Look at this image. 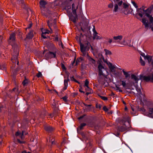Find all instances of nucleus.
I'll return each mask as SVG.
<instances>
[{
  "instance_id": "f257e3e1",
  "label": "nucleus",
  "mask_w": 153,
  "mask_h": 153,
  "mask_svg": "<svg viewBox=\"0 0 153 153\" xmlns=\"http://www.w3.org/2000/svg\"><path fill=\"white\" fill-rule=\"evenodd\" d=\"M15 34L13 33L10 34L8 40L9 43L11 45L12 49L13 50L12 53L13 56H18L19 55V47L15 42Z\"/></svg>"
},
{
  "instance_id": "f03ea898",
  "label": "nucleus",
  "mask_w": 153,
  "mask_h": 153,
  "mask_svg": "<svg viewBox=\"0 0 153 153\" xmlns=\"http://www.w3.org/2000/svg\"><path fill=\"white\" fill-rule=\"evenodd\" d=\"M99 70L98 76L97 77L98 82L102 85L105 84V78H106V76L103 73V71H105L104 67L101 63H100L98 66Z\"/></svg>"
},
{
  "instance_id": "7ed1b4c3",
  "label": "nucleus",
  "mask_w": 153,
  "mask_h": 153,
  "mask_svg": "<svg viewBox=\"0 0 153 153\" xmlns=\"http://www.w3.org/2000/svg\"><path fill=\"white\" fill-rule=\"evenodd\" d=\"M139 79L146 82L153 83V71H151L147 76L140 75Z\"/></svg>"
},
{
  "instance_id": "20e7f679",
  "label": "nucleus",
  "mask_w": 153,
  "mask_h": 153,
  "mask_svg": "<svg viewBox=\"0 0 153 153\" xmlns=\"http://www.w3.org/2000/svg\"><path fill=\"white\" fill-rule=\"evenodd\" d=\"M79 44L81 51L83 55L85 56L86 54V51L89 50L90 46H91V45L88 42H87L86 43L84 44H82L81 42V40L79 41Z\"/></svg>"
},
{
  "instance_id": "39448f33",
  "label": "nucleus",
  "mask_w": 153,
  "mask_h": 153,
  "mask_svg": "<svg viewBox=\"0 0 153 153\" xmlns=\"http://www.w3.org/2000/svg\"><path fill=\"white\" fill-rule=\"evenodd\" d=\"M149 19L150 22H148V21L145 18H143L142 19V22L143 23V25H145V27L147 28V29L149 26H150L151 23L153 22V17L151 15L149 18Z\"/></svg>"
},
{
  "instance_id": "423d86ee",
  "label": "nucleus",
  "mask_w": 153,
  "mask_h": 153,
  "mask_svg": "<svg viewBox=\"0 0 153 153\" xmlns=\"http://www.w3.org/2000/svg\"><path fill=\"white\" fill-rule=\"evenodd\" d=\"M114 2H117V3H115L114 5V8L113 12H116L118 11L119 9L118 6H120L123 3L122 0H113Z\"/></svg>"
},
{
  "instance_id": "0eeeda50",
  "label": "nucleus",
  "mask_w": 153,
  "mask_h": 153,
  "mask_svg": "<svg viewBox=\"0 0 153 153\" xmlns=\"http://www.w3.org/2000/svg\"><path fill=\"white\" fill-rule=\"evenodd\" d=\"M131 81L130 82V84L131 85H134L135 84L137 83L139 80L137 76L134 74H132L131 75Z\"/></svg>"
},
{
  "instance_id": "6e6552de",
  "label": "nucleus",
  "mask_w": 153,
  "mask_h": 153,
  "mask_svg": "<svg viewBox=\"0 0 153 153\" xmlns=\"http://www.w3.org/2000/svg\"><path fill=\"white\" fill-rule=\"evenodd\" d=\"M39 4H40V7L42 13L43 14L45 15V13L44 12V10H42V9H44L45 8V5L47 4V2L44 0H41L39 2Z\"/></svg>"
},
{
  "instance_id": "1a4fd4ad",
  "label": "nucleus",
  "mask_w": 153,
  "mask_h": 153,
  "mask_svg": "<svg viewBox=\"0 0 153 153\" xmlns=\"http://www.w3.org/2000/svg\"><path fill=\"white\" fill-rule=\"evenodd\" d=\"M130 127V124L128 122H125L123 125L119 127V129L120 131H124L128 129Z\"/></svg>"
},
{
  "instance_id": "9d476101",
  "label": "nucleus",
  "mask_w": 153,
  "mask_h": 153,
  "mask_svg": "<svg viewBox=\"0 0 153 153\" xmlns=\"http://www.w3.org/2000/svg\"><path fill=\"white\" fill-rule=\"evenodd\" d=\"M56 53V52L49 51L45 55V57L47 59L55 58Z\"/></svg>"
},
{
  "instance_id": "9b49d317",
  "label": "nucleus",
  "mask_w": 153,
  "mask_h": 153,
  "mask_svg": "<svg viewBox=\"0 0 153 153\" xmlns=\"http://www.w3.org/2000/svg\"><path fill=\"white\" fill-rule=\"evenodd\" d=\"M13 57L12 59V61L13 62L12 65L11 67V68L12 69V68H15L16 67V62H17V65L18 66V65L19 62L18 61V60L17 59V56H13Z\"/></svg>"
},
{
  "instance_id": "f8f14e48",
  "label": "nucleus",
  "mask_w": 153,
  "mask_h": 153,
  "mask_svg": "<svg viewBox=\"0 0 153 153\" xmlns=\"http://www.w3.org/2000/svg\"><path fill=\"white\" fill-rule=\"evenodd\" d=\"M11 70L12 71V76L14 78H15L17 72L20 70V68L17 66V68H12V69H11Z\"/></svg>"
},
{
  "instance_id": "ddd939ff",
  "label": "nucleus",
  "mask_w": 153,
  "mask_h": 153,
  "mask_svg": "<svg viewBox=\"0 0 153 153\" xmlns=\"http://www.w3.org/2000/svg\"><path fill=\"white\" fill-rule=\"evenodd\" d=\"M74 16L71 15L69 17V19L72 21L74 23H75L76 19H77V16L76 13V14H74Z\"/></svg>"
},
{
  "instance_id": "4468645a",
  "label": "nucleus",
  "mask_w": 153,
  "mask_h": 153,
  "mask_svg": "<svg viewBox=\"0 0 153 153\" xmlns=\"http://www.w3.org/2000/svg\"><path fill=\"white\" fill-rule=\"evenodd\" d=\"M52 19H50L48 22V26L50 28L51 30V26L53 24V25H55L56 23V20L55 19H54L53 20V22H52Z\"/></svg>"
},
{
  "instance_id": "2eb2a0df",
  "label": "nucleus",
  "mask_w": 153,
  "mask_h": 153,
  "mask_svg": "<svg viewBox=\"0 0 153 153\" xmlns=\"http://www.w3.org/2000/svg\"><path fill=\"white\" fill-rule=\"evenodd\" d=\"M136 91H137V93L136 94L137 96H141V95H143V94H142L141 91V90L140 88L138 87H136ZM144 95L143 94V96H144Z\"/></svg>"
},
{
  "instance_id": "dca6fc26",
  "label": "nucleus",
  "mask_w": 153,
  "mask_h": 153,
  "mask_svg": "<svg viewBox=\"0 0 153 153\" xmlns=\"http://www.w3.org/2000/svg\"><path fill=\"white\" fill-rule=\"evenodd\" d=\"M44 128L46 131L48 132H51L54 130V128L50 126H46Z\"/></svg>"
},
{
  "instance_id": "f3484780",
  "label": "nucleus",
  "mask_w": 153,
  "mask_h": 153,
  "mask_svg": "<svg viewBox=\"0 0 153 153\" xmlns=\"http://www.w3.org/2000/svg\"><path fill=\"white\" fill-rule=\"evenodd\" d=\"M146 59L147 60L149 63H151L152 64V59H153V56L150 55H147L145 57Z\"/></svg>"
},
{
  "instance_id": "a211bd4d",
  "label": "nucleus",
  "mask_w": 153,
  "mask_h": 153,
  "mask_svg": "<svg viewBox=\"0 0 153 153\" xmlns=\"http://www.w3.org/2000/svg\"><path fill=\"white\" fill-rule=\"evenodd\" d=\"M78 8V7L77 6L76 7L75 5V4L73 3L72 4V13L73 14H76V10Z\"/></svg>"
},
{
  "instance_id": "6ab92c4d",
  "label": "nucleus",
  "mask_w": 153,
  "mask_h": 153,
  "mask_svg": "<svg viewBox=\"0 0 153 153\" xmlns=\"http://www.w3.org/2000/svg\"><path fill=\"white\" fill-rule=\"evenodd\" d=\"M123 38V36L122 35H119L117 36H114L113 37V39L114 40L119 41L121 40Z\"/></svg>"
},
{
  "instance_id": "aec40b11",
  "label": "nucleus",
  "mask_w": 153,
  "mask_h": 153,
  "mask_svg": "<svg viewBox=\"0 0 153 153\" xmlns=\"http://www.w3.org/2000/svg\"><path fill=\"white\" fill-rule=\"evenodd\" d=\"M33 37V31H30L27 36V38L30 39H31Z\"/></svg>"
},
{
  "instance_id": "412c9836",
  "label": "nucleus",
  "mask_w": 153,
  "mask_h": 153,
  "mask_svg": "<svg viewBox=\"0 0 153 153\" xmlns=\"http://www.w3.org/2000/svg\"><path fill=\"white\" fill-rule=\"evenodd\" d=\"M97 34H93V39H96L97 40L98 39H102V37L100 35L98 36L97 35Z\"/></svg>"
},
{
  "instance_id": "4be33fe9",
  "label": "nucleus",
  "mask_w": 153,
  "mask_h": 153,
  "mask_svg": "<svg viewBox=\"0 0 153 153\" xmlns=\"http://www.w3.org/2000/svg\"><path fill=\"white\" fill-rule=\"evenodd\" d=\"M153 8V5H152L150 7L148 8L146 10H145L144 13H151V12Z\"/></svg>"
},
{
  "instance_id": "5701e85b",
  "label": "nucleus",
  "mask_w": 153,
  "mask_h": 153,
  "mask_svg": "<svg viewBox=\"0 0 153 153\" xmlns=\"http://www.w3.org/2000/svg\"><path fill=\"white\" fill-rule=\"evenodd\" d=\"M53 109V115H56L58 113V111L59 110V107L54 108Z\"/></svg>"
},
{
  "instance_id": "b1692460",
  "label": "nucleus",
  "mask_w": 153,
  "mask_h": 153,
  "mask_svg": "<svg viewBox=\"0 0 153 153\" xmlns=\"http://www.w3.org/2000/svg\"><path fill=\"white\" fill-rule=\"evenodd\" d=\"M53 102L52 104V108H56L58 107L59 106L58 104L54 101V100H53Z\"/></svg>"
},
{
  "instance_id": "393cba45",
  "label": "nucleus",
  "mask_w": 153,
  "mask_h": 153,
  "mask_svg": "<svg viewBox=\"0 0 153 153\" xmlns=\"http://www.w3.org/2000/svg\"><path fill=\"white\" fill-rule=\"evenodd\" d=\"M110 65L109 66L110 69L111 71H114V69L115 68V66L112 65V64L111 63L109 62Z\"/></svg>"
},
{
  "instance_id": "a878e982",
  "label": "nucleus",
  "mask_w": 153,
  "mask_h": 153,
  "mask_svg": "<svg viewBox=\"0 0 153 153\" xmlns=\"http://www.w3.org/2000/svg\"><path fill=\"white\" fill-rule=\"evenodd\" d=\"M98 57L101 61H102V60L104 62H105L104 57L102 54L99 53L98 54Z\"/></svg>"
},
{
  "instance_id": "bb28decb",
  "label": "nucleus",
  "mask_w": 153,
  "mask_h": 153,
  "mask_svg": "<svg viewBox=\"0 0 153 153\" xmlns=\"http://www.w3.org/2000/svg\"><path fill=\"white\" fill-rule=\"evenodd\" d=\"M123 72L126 78H127L128 77H130V74H129L128 72H126L124 71V70H123Z\"/></svg>"
},
{
  "instance_id": "cd10ccee",
  "label": "nucleus",
  "mask_w": 153,
  "mask_h": 153,
  "mask_svg": "<svg viewBox=\"0 0 153 153\" xmlns=\"http://www.w3.org/2000/svg\"><path fill=\"white\" fill-rule=\"evenodd\" d=\"M137 11L138 13H143V12L144 13L145 10L144 8H137Z\"/></svg>"
},
{
  "instance_id": "c85d7f7f",
  "label": "nucleus",
  "mask_w": 153,
  "mask_h": 153,
  "mask_svg": "<svg viewBox=\"0 0 153 153\" xmlns=\"http://www.w3.org/2000/svg\"><path fill=\"white\" fill-rule=\"evenodd\" d=\"M83 104L86 107H87V108H86V109L87 110H90L91 109V107L92 106V105L90 104V105H87L85 104V103L83 102Z\"/></svg>"
},
{
  "instance_id": "c756f323",
  "label": "nucleus",
  "mask_w": 153,
  "mask_h": 153,
  "mask_svg": "<svg viewBox=\"0 0 153 153\" xmlns=\"http://www.w3.org/2000/svg\"><path fill=\"white\" fill-rule=\"evenodd\" d=\"M104 51H105V54L106 55H111L112 54V53H111V52L109 50H107L106 49H105L104 50Z\"/></svg>"
},
{
  "instance_id": "7c9ffc66",
  "label": "nucleus",
  "mask_w": 153,
  "mask_h": 153,
  "mask_svg": "<svg viewBox=\"0 0 153 153\" xmlns=\"http://www.w3.org/2000/svg\"><path fill=\"white\" fill-rule=\"evenodd\" d=\"M89 82L88 80L87 79H86L85 80V86H86L87 88H88V89H89L90 90V88L88 87V84H89Z\"/></svg>"
},
{
  "instance_id": "2f4dec72",
  "label": "nucleus",
  "mask_w": 153,
  "mask_h": 153,
  "mask_svg": "<svg viewBox=\"0 0 153 153\" xmlns=\"http://www.w3.org/2000/svg\"><path fill=\"white\" fill-rule=\"evenodd\" d=\"M82 60V57L77 58L76 61L75 65H77L78 63L80 62Z\"/></svg>"
},
{
  "instance_id": "473e14b6",
  "label": "nucleus",
  "mask_w": 153,
  "mask_h": 153,
  "mask_svg": "<svg viewBox=\"0 0 153 153\" xmlns=\"http://www.w3.org/2000/svg\"><path fill=\"white\" fill-rule=\"evenodd\" d=\"M28 83L27 79L25 78V79L22 82V84L24 86H25Z\"/></svg>"
},
{
  "instance_id": "72a5a7b5",
  "label": "nucleus",
  "mask_w": 153,
  "mask_h": 153,
  "mask_svg": "<svg viewBox=\"0 0 153 153\" xmlns=\"http://www.w3.org/2000/svg\"><path fill=\"white\" fill-rule=\"evenodd\" d=\"M89 61L90 62L94 64H95L96 62L95 60L91 57L89 58Z\"/></svg>"
},
{
  "instance_id": "f704fd0d",
  "label": "nucleus",
  "mask_w": 153,
  "mask_h": 153,
  "mask_svg": "<svg viewBox=\"0 0 153 153\" xmlns=\"http://www.w3.org/2000/svg\"><path fill=\"white\" fill-rule=\"evenodd\" d=\"M98 96L99 97H100L102 99V100H108V98L107 97H104V96H101L99 95H98Z\"/></svg>"
},
{
  "instance_id": "c9c22d12",
  "label": "nucleus",
  "mask_w": 153,
  "mask_h": 153,
  "mask_svg": "<svg viewBox=\"0 0 153 153\" xmlns=\"http://www.w3.org/2000/svg\"><path fill=\"white\" fill-rule=\"evenodd\" d=\"M149 114L150 115H153V108H149Z\"/></svg>"
},
{
  "instance_id": "e433bc0d",
  "label": "nucleus",
  "mask_w": 153,
  "mask_h": 153,
  "mask_svg": "<svg viewBox=\"0 0 153 153\" xmlns=\"http://www.w3.org/2000/svg\"><path fill=\"white\" fill-rule=\"evenodd\" d=\"M86 125V124L85 123H81L79 127L80 129L81 130L82 129L83 127L85 126Z\"/></svg>"
},
{
  "instance_id": "4c0bfd02",
  "label": "nucleus",
  "mask_w": 153,
  "mask_h": 153,
  "mask_svg": "<svg viewBox=\"0 0 153 153\" xmlns=\"http://www.w3.org/2000/svg\"><path fill=\"white\" fill-rule=\"evenodd\" d=\"M123 7L124 9H126L129 6L128 5L125 3H123Z\"/></svg>"
},
{
  "instance_id": "58836bf2",
  "label": "nucleus",
  "mask_w": 153,
  "mask_h": 153,
  "mask_svg": "<svg viewBox=\"0 0 153 153\" xmlns=\"http://www.w3.org/2000/svg\"><path fill=\"white\" fill-rule=\"evenodd\" d=\"M121 82H122L121 85H123V87L126 88V81H121Z\"/></svg>"
},
{
  "instance_id": "ea45409f",
  "label": "nucleus",
  "mask_w": 153,
  "mask_h": 153,
  "mask_svg": "<svg viewBox=\"0 0 153 153\" xmlns=\"http://www.w3.org/2000/svg\"><path fill=\"white\" fill-rule=\"evenodd\" d=\"M50 31L48 30H44L42 31V33L43 34H49Z\"/></svg>"
},
{
  "instance_id": "a19ab883",
  "label": "nucleus",
  "mask_w": 153,
  "mask_h": 153,
  "mask_svg": "<svg viewBox=\"0 0 153 153\" xmlns=\"http://www.w3.org/2000/svg\"><path fill=\"white\" fill-rule=\"evenodd\" d=\"M46 12L52 15V11L51 10H50L49 9H46Z\"/></svg>"
},
{
  "instance_id": "79ce46f5",
  "label": "nucleus",
  "mask_w": 153,
  "mask_h": 153,
  "mask_svg": "<svg viewBox=\"0 0 153 153\" xmlns=\"http://www.w3.org/2000/svg\"><path fill=\"white\" fill-rule=\"evenodd\" d=\"M114 6L113 3H111L108 5V7L110 8H112Z\"/></svg>"
},
{
  "instance_id": "37998d69",
  "label": "nucleus",
  "mask_w": 153,
  "mask_h": 153,
  "mask_svg": "<svg viewBox=\"0 0 153 153\" xmlns=\"http://www.w3.org/2000/svg\"><path fill=\"white\" fill-rule=\"evenodd\" d=\"M69 80H68V79H65L64 80V85L67 86L68 85V82Z\"/></svg>"
},
{
  "instance_id": "c03bdc74",
  "label": "nucleus",
  "mask_w": 153,
  "mask_h": 153,
  "mask_svg": "<svg viewBox=\"0 0 153 153\" xmlns=\"http://www.w3.org/2000/svg\"><path fill=\"white\" fill-rule=\"evenodd\" d=\"M42 76V73L40 72H39L38 73L36 74V76L39 78L41 77Z\"/></svg>"
},
{
  "instance_id": "a18cd8bd",
  "label": "nucleus",
  "mask_w": 153,
  "mask_h": 153,
  "mask_svg": "<svg viewBox=\"0 0 153 153\" xmlns=\"http://www.w3.org/2000/svg\"><path fill=\"white\" fill-rule=\"evenodd\" d=\"M131 3L136 8H138V6L137 5V4L134 1H132Z\"/></svg>"
},
{
  "instance_id": "49530a36",
  "label": "nucleus",
  "mask_w": 153,
  "mask_h": 153,
  "mask_svg": "<svg viewBox=\"0 0 153 153\" xmlns=\"http://www.w3.org/2000/svg\"><path fill=\"white\" fill-rule=\"evenodd\" d=\"M75 60H76V57L75 58L74 61L72 62V63L70 65V67H72L73 66L74 64L75 63Z\"/></svg>"
},
{
  "instance_id": "de8ad7c7",
  "label": "nucleus",
  "mask_w": 153,
  "mask_h": 153,
  "mask_svg": "<svg viewBox=\"0 0 153 153\" xmlns=\"http://www.w3.org/2000/svg\"><path fill=\"white\" fill-rule=\"evenodd\" d=\"M93 27H94V28L93 29V31L94 32L93 34H98V33L96 31V30H95L94 26Z\"/></svg>"
},
{
  "instance_id": "09e8293b",
  "label": "nucleus",
  "mask_w": 153,
  "mask_h": 153,
  "mask_svg": "<svg viewBox=\"0 0 153 153\" xmlns=\"http://www.w3.org/2000/svg\"><path fill=\"white\" fill-rule=\"evenodd\" d=\"M103 109L104 111L105 112L107 111L108 110V109L105 106H104L103 107Z\"/></svg>"
},
{
  "instance_id": "8fccbe9b",
  "label": "nucleus",
  "mask_w": 153,
  "mask_h": 153,
  "mask_svg": "<svg viewBox=\"0 0 153 153\" xmlns=\"http://www.w3.org/2000/svg\"><path fill=\"white\" fill-rule=\"evenodd\" d=\"M66 75L67 76V79H68V80H69V76L70 73L68 72H66Z\"/></svg>"
},
{
  "instance_id": "3c124183",
  "label": "nucleus",
  "mask_w": 153,
  "mask_h": 153,
  "mask_svg": "<svg viewBox=\"0 0 153 153\" xmlns=\"http://www.w3.org/2000/svg\"><path fill=\"white\" fill-rule=\"evenodd\" d=\"M140 62L141 65L142 66H144L145 65V62L143 60H141V61H140Z\"/></svg>"
},
{
  "instance_id": "603ef678",
  "label": "nucleus",
  "mask_w": 153,
  "mask_h": 153,
  "mask_svg": "<svg viewBox=\"0 0 153 153\" xmlns=\"http://www.w3.org/2000/svg\"><path fill=\"white\" fill-rule=\"evenodd\" d=\"M68 97L66 96H65L62 98V99H63V100L65 102H66L67 101V99Z\"/></svg>"
},
{
  "instance_id": "864d4df0",
  "label": "nucleus",
  "mask_w": 153,
  "mask_h": 153,
  "mask_svg": "<svg viewBox=\"0 0 153 153\" xmlns=\"http://www.w3.org/2000/svg\"><path fill=\"white\" fill-rule=\"evenodd\" d=\"M61 67L63 70H66V68L65 67L64 65L62 63H61Z\"/></svg>"
},
{
  "instance_id": "5fc2aeb1",
  "label": "nucleus",
  "mask_w": 153,
  "mask_h": 153,
  "mask_svg": "<svg viewBox=\"0 0 153 153\" xmlns=\"http://www.w3.org/2000/svg\"><path fill=\"white\" fill-rule=\"evenodd\" d=\"M5 67L4 65H1L0 64V69H5Z\"/></svg>"
},
{
  "instance_id": "6e6d98bb",
  "label": "nucleus",
  "mask_w": 153,
  "mask_h": 153,
  "mask_svg": "<svg viewBox=\"0 0 153 153\" xmlns=\"http://www.w3.org/2000/svg\"><path fill=\"white\" fill-rule=\"evenodd\" d=\"M131 108L132 109V111H134V112H131V113L132 114H135V112H134V107L132 106H131Z\"/></svg>"
},
{
  "instance_id": "4d7b16f0",
  "label": "nucleus",
  "mask_w": 153,
  "mask_h": 153,
  "mask_svg": "<svg viewBox=\"0 0 153 153\" xmlns=\"http://www.w3.org/2000/svg\"><path fill=\"white\" fill-rule=\"evenodd\" d=\"M102 105L100 104H99L98 105L97 104L96 105V108H99L100 109Z\"/></svg>"
},
{
  "instance_id": "13d9d810",
  "label": "nucleus",
  "mask_w": 153,
  "mask_h": 153,
  "mask_svg": "<svg viewBox=\"0 0 153 153\" xmlns=\"http://www.w3.org/2000/svg\"><path fill=\"white\" fill-rule=\"evenodd\" d=\"M27 13H29V12H30L31 13H32V12L31 10L30 9V8H28L27 9Z\"/></svg>"
},
{
  "instance_id": "bf43d9fd",
  "label": "nucleus",
  "mask_w": 153,
  "mask_h": 153,
  "mask_svg": "<svg viewBox=\"0 0 153 153\" xmlns=\"http://www.w3.org/2000/svg\"><path fill=\"white\" fill-rule=\"evenodd\" d=\"M116 87L117 88V90H118L120 92H122L123 91L120 89V88L117 85L116 86Z\"/></svg>"
},
{
  "instance_id": "052dcab7",
  "label": "nucleus",
  "mask_w": 153,
  "mask_h": 153,
  "mask_svg": "<svg viewBox=\"0 0 153 153\" xmlns=\"http://www.w3.org/2000/svg\"><path fill=\"white\" fill-rule=\"evenodd\" d=\"M27 133L25 132V131H22V136L23 135H26L27 134Z\"/></svg>"
},
{
  "instance_id": "680f3d73",
  "label": "nucleus",
  "mask_w": 153,
  "mask_h": 153,
  "mask_svg": "<svg viewBox=\"0 0 153 153\" xmlns=\"http://www.w3.org/2000/svg\"><path fill=\"white\" fill-rule=\"evenodd\" d=\"M140 55L142 56H143V57H144V59H146V58H145V57L146 56L145 55V54L144 53H141V54H140Z\"/></svg>"
},
{
  "instance_id": "e2e57ef3",
  "label": "nucleus",
  "mask_w": 153,
  "mask_h": 153,
  "mask_svg": "<svg viewBox=\"0 0 153 153\" xmlns=\"http://www.w3.org/2000/svg\"><path fill=\"white\" fill-rule=\"evenodd\" d=\"M86 116V115L85 114H84L82 116H81L80 117H79L78 118V119L80 120V119H82L84 117V116Z\"/></svg>"
},
{
  "instance_id": "0e129e2a",
  "label": "nucleus",
  "mask_w": 153,
  "mask_h": 153,
  "mask_svg": "<svg viewBox=\"0 0 153 153\" xmlns=\"http://www.w3.org/2000/svg\"><path fill=\"white\" fill-rule=\"evenodd\" d=\"M145 13L146 15L148 18L150 17L151 16L150 15V13Z\"/></svg>"
},
{
  "instance_id": "69168bd1",
  "label": "nucleus",
  "mask_w": 153,
  "mask_h": 153,
  "mask_svg": "<svg viewBox=\"0 0 153 153\" xmlns=\"http://www.w3.org/2000/svg\"><path fill=\"white\" fill-rule=\"evenodd\" d=\"M45 34L42 33V36L43 37V38H44V39H45V38H47V37L46 36H45Z\"/></svg>"
},
{
  "instance_id": "338daca9",
  "label": "nucleus",
  "mask_w": 153,
  "mask_h": 153,
  "mask_svg": "<svg viewBox=\"0 0 153 153\" xmlns=\"http://www.w3.org/2000/svg\"><path fill=\"white\" fill-rule=\"evenodd\" d=\"M32 22L30 23L29 25V26L27 27V28L29 29L32 26ZM27 29V28H26Z\"/></svg>"
},
{
  "instance_id": "774afa93",
  "label": "nucleus",
  "mask_w": 153,
  "mask_h": 153,
  "mask_svg": "<svg viewBox=\"0 0 153 153\" xmlns=\"http://www.w3.org/2000/svg\"><path fill=\"white\" fill-rule=\"evenodd\" d=\"M112 42V39H108V42L110 44H111Z\"/></svg>"
}]
</instances>
